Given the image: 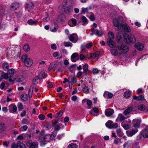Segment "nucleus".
I'll return each mask as SVG.
<instances>
[{
  "instance_id": "58836bf2",
  "label": "nucleus",
  "mask_w": 148,
  "mask_h": 148,
  "mask_svg": "<svg viewBox=\"0 0 148 148\" xmlns=\"http://www.w3.org/2000/svg\"><path fill=\"white\" fill-rule=\"evenodd\" d=\"M2 66L3 69L5 71L7 70L9 68V64L8 63L6 62L3 63Z\"/></svg>"
},
{
  "instance_id": "a211bd4d",
  "label": "nucleus",
  "mask_w": 148,
  "mask_h": 148,
  "mask_svg": "<svg viewBox=\"0 0 148 148\" xmlns=\"http://www.w3.org/2000/svg\"><path fill=\"white\" fill-rule=\"evenodd\" d=\"M25 7V8L27 9L28 11H29L33 8L34 4L32 2H29L26 4Z\"/></svg>"
},
{
  "instance_id": "f03ea898",
  "label": "nucleus",
  "mask_w": 148,
  "mask_h": 148,
  "mask_svg": "<svg viewBox=\"0 0 148 148\" xmlns=\"http://www.w3.org/2000/svg\"><path fill=\"white\" fill-rule=\"evenodd\" d=\"M125 41L127 43H134L136 42V39L135 36L131 35L127 36V37L125 38Z\"/></svg>"
},
{
  "instance_id": "864d4df0",
  "label": "nucleus",
  "mask_w": 148,
  "mask_h": 148,
  "mask_svg": "<svg viewBox=\"0 0 148 148\" xmlns=\"http://www.w3.org/2000/svg\"><path fill=\"white\" fill-rule=\"evenodd\" d=\"M64 45L65 47H72L73 46L72 44L69 42H64Z\"/></svg>"
},
{
  "instance_id": "1a4fd4ad",
  "label": "nucleus",
  "mask_w": 148,
  "mask_h": 148,
  "mask_svg": "<svg viewBox=\"0 0 148 148\" xmlns=\"http://www.w3.org/2000/svg\"><path fill=\"white\" fill-rule=\"evenodd\" d=\"M92 32L94 34L99 37L103 35V33L101 30L95 28H93L92 29Z\"/></svg>"
},
{
  "instance_id": "aec40b11",
  "label": "nucleus",
  "mask_w": 148,
  "mask_h": 148,
  "mask_svg": "<svg viewBox=\"0 0 148 148\" xmlns=\"http://www.w3.org/2000/svg\"><path fill=\"white\" fill-rule=\"evenodd\" d=\"M6 129L5 125L3 123L0 122V133L5 131Z\"/></svg>"
},
{
  "instance_id": "4c0bfd02",
  "label": "nucleus",
  "mask_w": 148,
  "mask_h": 148,
  "mask_svg": "<svg viewBox=\"0 0 148 148\" xmlns=\"http://www.w3.org/2000/svg\"><path fill=\"white\" fill-rule=\"evenodd\" d=\"M46 138V136L42 135L40 136L39 140L40 142H44L45 141Z\"/></svg>"
},
{
  "instance_id": "0eeeda50",
  "label": "nucleus",
  "mask_w": 148,
  "mask_h": 148,
  "mask_svg": "<svg viewBox=\"0 0 148 148\" xmlns=\"http://www.w3.org/2000/svg\"><path fill=\"white\" fill-rule=\"evenodd\" d=\"M141 121L140 119H134L132 121V124L133 127L135 128H139Z\"/></svg>"
},
{
  "instance_id": "e2e57ef3",
  "label": "nucleus",
  "mask_w": 148,
  "mask_h": 148,
  "mask_svg": "<svg viewBox=\"0 0 148 148\" xmlns=\"http://www.w3.org/2000/svg\"><path fill=\"white\" fill-rule=\"evenodd\" d=\"M38 117L40 120H43L45 119V116L42 114H40L38 116Z\"/></svg>"
},
{
  "instance_id": "6e6552de",
  "label": "nucleus",
  "mask_w": 148,
  "mask_h": 148,
  "mask_svg": "<svg viewBox=\"0 0 148 148\" xmlns=\"http://www.w3.org/2000/svg\"><path fill=\"white\" fill-rule=\"evenodd\" d=\"M9 112L14 113L17 111V108L16 106L14 104H12L9 106Z\"/></svg>"
},
{
  "instance_id": "f3484780",
  "label": "nucleus",
  "mask_w": 148,
  "mask_h": 148,
  "mask_svg": "<svg viewBox=\"0 0 148 148\" xmlns=\"http://www.w3.org/2000/svg\"><path fill=\"white\" fill-rule=\"evenodd\" d=\"M103 96L106 98L110 99L113 97V95L111 92L106 91L104 92Z\"/></svg>"
},
{
  "instance_id": "bb28decb",
  "label": "nucleus",
  "mask_w": 148,
  "mask_h": 148,
  "mask_svg": "<svg viewBox=\"0 0 148 148\" xmlns=\"http://www.w3.org/2000/svg\"><path fill=\"white\" fill-rule=\"evenodd\" d=\"M134 99L136 101L143 100L144 99V97L142 95H139L138 96H135L134 97Z\"/></svg>"
},
{
  "instance_id": "49530a36",
  "label": "nucleus",
  "mask_w": 148,
  "mask_h": 148,
  "mask_svg": "<svg viewBox=\"0 0 148 148\" xmlns=\"http://www.w3.org/2000/svg\"><path fill=\"white\" fill-rule=\"evenodd\" d=\"M89 14H90V16L89 17V18L90 21H93L95 20V17L93 13L92 12H90L89 13Z\"/></svg>"
},
{
  "instance_id": "09e8293b",
  "label": "nucleus",
  "mask_w": 148,
  "mask_h": 148,
  "mask_svg": "<svg viewBox=\"0 0 148 148\" xmlns=\"http://www.w3.org/2000/svg\"><path fill=\"white\" fill-rule=\"evenodd\" d=\"M58 67V64L56 63L54 64L52 66L51 65H49V70H50L51 69H52L53 68L56 69Z\"/></svg>"
},
{
  "instance_id": "423d86ee",
  "label": "nucleus",
  "mask_w": 148,
  "mask_h": 148,
  "mask_svg": "<svg viewBox=\"0 0 148 148\" xmlns=\"http://www.w3.org/2000/svg\"><path fill=\"white\" fill-rule=\"evenodd\" d=\"M69 39L70 41L74 43L76 42L78 40V38L77 34L73 33L71 34L69 37Z\"/></svg>"
},
{
  "instance_id": "7ed1b4c3",
  "label": "nucleus",
  "mask_w": 148,
  "mask_h": 148,
  "mask_svg": "<svg viewBox=\"0 0 148 148\" xmlns=\"http://www.w3.org/2000/svg\"><path fill=\"white\" fill-rule=\"evenodd\" d=\"M118 49L121 52L123 53L127 52L129 49L128 47L125 44H122L120 46H118Z\"/></svg>"
},
{
  "instance_id": "f704fd0d",
  "label": "nucleus",
  "mask_w": 148,
  "mask_h": 148,
  "mask_svg": "<svg viewBox=\"0 0 148 148\" xmlns=\"http://www.w3.org/2000/svg\"><path fill=\"white\" fill-rule=\"evenodd\" d=\"M27 23L30 25H35L37 23V22L34 21L32 19H30L28 21Z\"/></svg>"
},
{
  "instance_id": "2eb2a0df",
  "label": "nucleus",
  "mask_w": 148,
  "mask_h": 148,
  "mask_svg": "<svg viewBox=\"0 0 148 148\" xmlns=\"http://www.w3.org/2000/svg\"><path fill=\"white\" fill-rule=\"evenodd\" d=\"M107 42L108 45L111 48H114L116 46V43L112 40L108 39L107 40Z\"/></svg>"
},
{
  "instance_id": "c756f323",
  "label": "nucleus",
  "mask_w": 148,
  "mask_h": 148,
  "mask_svg": "<svg viewBox=\"0 0 148 148\" xmlns=\"http://www.w3.org/2000/svg\"><path fill=\"white\" fill-rule=\"evenodd\" d=\"M88 66L87 64H86L83 66V72L87 75V73L88 71Z\"/></svg>"
},
{
  "instance_id": "8fccbe9b",
  "label": "nucleus",
  "mask_w": 148,
  "mask_h": 148,
  "mask_svg": "<svg viewBox=\"0 0 148 148\" xmlns=\"http://www.w3.org/2000/svg\"><path fill=\"white\" fill-rule=\"evenodd\" d=\"M23 49L26 52H28L30 50V47L28 45H24Z\"/></svg>"
},
{
  "instance_id": "3c124183",
  "label": "nucleus",
  "mask_w": 148,
  "mask_h": 148,
  "mask_svg": "<svg viewBox=\"0 0 148 148\" xmlns=\"http://www.w3.org/2000/svg\"><path fill=\"white\" fill-rule=\"evenodd\" d=\"M68 148H77V146L75 144L71 143L68 146Z\"/></svg>"
},
{
  "instance_id": "bf43d9fd",
  "label": "nucleus",
  "mask_w": 148,
  "mask_h": 148,
  "mask_svg": "<svg viewBox=\"0 0 148 148\" xmlns=\"http://www.w3.org/2000/svg\"><path fill=\"white\" fill-rule=\"evenodd\" d=\"M116 132L119 136H123V133L121 132V130L120 129H117L116 130Z\"/></svg>"
},
{
  "instance_id": "20e7f679",
  "label": "nucleus",
  "mask_w": 148,
  "mask_h": 148,
  "mask_svg": "<svg viewBox=\"0 0 148 148\" xmlns=\"http://www.w3.org/2000/svg\"><path fill=\"white\" fill-rule=\"evenodd\" d=\"M26 144L29 148H38V143L37 142H33L30 140H29L27 141Z\"/></svg>"
},
{
  "instance_id": "774afa93",
  "label": "nucleus",
  "mask_w": 148,
  "mask_h": 148,
  "mask_svg": "<svg viewBox=\"0 0 148 148\" xmlns=\"http://www.w3.org/2000/svg\"><path fill=\"white\" fill-rule=\"evenodd\" d=\"M63 15H59L58 18V21L60 22H62L63 21V19L62 18Z\"/></svg>"
},
{
  "instance_id": "de8ad7c7",
  "label": "nucleus",
  "mask_w": 148,
  "mask_h": 148,
  "mask_svg": "<svg viewBox=\"0 0 148 148\" xmlns=\"http://www.w3.org/2000/svg\"><path fill=\"white\" fill-rule=\"evenodd\" d=\"M62 111L61 110L58 113H56L55 115V117L56 118H57L58 116L61 117L62 116Z\"/></svg>"
},
{
  "instance_id": "4d7b16f0",
  "label": "nucleus",
  "mask_w": 148,
  "mask_h": 148,
  "mask_svg": "<svg viewBox=\"0 0 148 148\" xmlns=\"http://www.w3.org/2000/svg\"><path fill=\"white\" fill-rule=\"evenodd\" d=\"M138 108L140 110H144L145 109V106L143 105H140L138 106Z\"/></svg>"
},
{
  "instance_id": "7c9ffc66",
  "label": "nucleus",
  "mask_w": 148,
  "mask_h": 148,
  "mask_svg": "<svg viewBox=\"0 0 148 148\" xmlns=\"http://www.w3.org/2000/svg\"><path fill=\"white\" fill-rule=\"evenodd\" d=\"M126 119V118L122 114H119L118 117H117V119H119L120 121H121Z\"/></svg>"
},
{
  "instance_id": "c9c22d12",
  "label": "nucleus",
  "mask_w": 148,
  "mask_h": 148,
  "mask_svg": "<svg viewBox=\"0 0 148 148\" xmlns=\"http://www.w3.org/2000/svg\"><path fill=\"white\" fill-rule=\"evenodd\" d=\"M88 12V8L82 7V8L81 14H84Z\"/></svg>"
},
{
  "instance_id": "603ef678",
  "label": "nucleus",
  "mask_w": 148,
  "mask_h": 148,
  "mask_svg": "<svg viewBox=\"0 0 148 148\" xmlns=\"http://www.w3.org/2000/svg\"><path fill=\"white\" fill-rule=\"evenodd\" d=\"M99 70H98L97 68H93L92 70V73L94 75H96L99 73Z\"/></svg>"
},
{
  "instance_id": "ddd939ff",
  "label": "nucleus",
  "mask_w": 148,
  "mask_h": 148,
  "mask_svg": "<svg viewBox=\"0 0 148 148\" xmlns=\"http://www.w3.org/2000/svg\"><path fill=\"white\" fill-rule=\"evenodd\" d=\"M134 46L139 51H142L144 48L143 45L140 42L136 43L135 45Z\"/></svg>"
},
{
  "instance_id": "052dcab7",
  "label": "nucleus",
  "mask_w": 148,
  "mask_h": 148,
  "mask_svg": "<svg viewBox=\"0 0 148 148\" xmlns=\"http://www.w3.org/2000/svg\"><path fill=\"white\" fill-rule=\"evenodd\" d=\"M40 78L39 76H36L33 79V83L34 84H36L37 82L36 81L40 79Z\"/></svg>"
},
{
  "instance_id": "680f3d73",
  "label": "nucleus",
  "mask_w": 148,
  "mask_h": 148,
  "mask_svg": "<svg viewBox=\"0 0 148 148\" xmlns=\"http://www.w3.org/2000/svg\"><path fill=\"white\" fill-rule=\"evenodd\" d=\"M15 78L12 75H10L9 79V81L11 83H13L15 80Z\"/></svg>"
},
{
  "instance_id": "39448f33",
  "label": "nucleus",
  "mask_w": 148,
  "mask_h": 148,
  "mask_svg": "<svg viewBox=\"0 0 148 148\" xmlns=\"http://www.w3.org/2000/svg\"><path fill=\"white\" fill-rule=\"evenodd\" d=\"M123 29H124L126 32H130L131 31L130 27L127 24L121 23L119 28H118V30H122Z\"/></svg>"
},
{
  "instance_id": "4468645a",
  "label": "nucleus",
  "mask_w": 148,
  "mask_h": 148,
  "mask_svg": "<svg viewBox=\"0 0 148 148\" xmlns=\"http://www.w3.org/2000/svg\"><path fill=\"white\" fill-rule=\"evenodd\" d=\"M133 108L132 106L128 107L127 109L123 111V114L125 115L128 114L132 111Z\"/></svg>"
},
{
  "instance_id": "5fc2aeb1",
  "label": "nucleus",
  "mask_w": 148,
  "mask_h": 148,
  "mask_svg": "<svg viewBox=\"0 0 148 148\" xmlns=\"http://www.w3.org/2000/svg\"><path fill=\"white\" fill-rule=\"evenodd\" d=\"M61 124H59L57 125H56L54 126V130L57 131L56 132H57L59 130L60 128V126H61Z\"/></svg>"
},
{
  "instance_id": "a878e982",
  "label": "nucleus",
  "mask_w": 148,
  "mask_h": 148,
  "mask_svg": "<svg viewBox=\"0 0 148 148\" xmlns=\"http://www.w3.org/2000/svg\"><path fill=\"white\" fill-rule=\"evenodd\" d=\"M17 144L18 147L20 148H26L25 145L22 142L20 141H17Z\"/></svg>"
},
{
  "instance_id": "dca6fc26",
  "label": "nucleus",
  "mask_w": 148,
  "mask_h": 148,
  "mask_svg": "<svg viewBox=\"0 0 148 148\" xmlns=\"http://www.w3.org/2000/svg\"><path fill=\"white\" fill-rule=\"evenodd\" d=\"M69 25L71 27H74L77 24V21L75 18H71L68 22Z\"/></svg>"
},
{
  "instance_id": "412c9836",
  "label": "nucleus",
  "mask_w": 148,
  "mask_h": 148,
  "mask_svg": "<svg viewBox=\"0 0 148 148\" xmlns=\"http://www.w3.org/2000/svg\"><path fill=\"white\" fill-rule=\"evenodd\" d=\"M81 21L82 22V25L84 26L86 25L88 22V20L84 16H81Z\"/></svg>"
},
{
  "instance_id": "cd10ccee",
  "label": "nucleus",
  "mask_w": 148,
  "mask_h": 148,
  "mask_svg": "<svg viewBox=\"0 0 148 148\" xmlns=\"http://www.w3.org/2000/svg\"><path fill=\"white\" fill-rule=\"evenodd\" d=\"M8 73H4L2 74L1 76V79H0V82L1 81L2 79H7L8 78Z\"/></svg>"
},
{
  "instance_id": "c85d7f7f",
  "label": "nucleus",
  "mask_w": 148,
  "mask_h": 148,
  "mask_svg": "<svg viewBox=\"0 0 148 148\" xmlns=\"http://www.w3.org/2000/svg\"><path fill=\"white\" fill-rule=\"evenodd\" d=\"M110 52L111 54L114 56H117L118 54V51L116 49H111L110 50Z\"/></svg>"
},
{
  "instance_id": "e433bc0d",
  "label": "nucleus",
  "mask_w": 148,
  "mask_h": 148,
  "mask_svg": "<svg viewBox=\"0 0 148 148\" xmlns=\"http://www.w3.org/2000/svg\"><path fill=\"white\" fill-rule=\"evenodd\" d=\"M131 95V92L130 91H126L124 94V96L126 98L129 97Z\"/></svg>"
},
{
  "instance_id": "79ce46f5",
  "label": "nucleus",
  "mask_w": 148,
  "mask_h": 148,
  "mask_svg": "<svg viewBox=\"0 0 148 148\" xmlns=\"http://www.w3.org/2000/svg\"><path fill=\"white\" fill-rule=\"evenodd\" d=\"M21 98L22 100L26 101L27 99V95L25 94H23L21 95Z\"/></svg>"
},
{
  "instance_id": "9b49d317",
  "label": "nucleus",
  "mask_w": 148,
  "mask_h": 148,
  "mask_svg": "<svg viewBox=\"0 0 148 148\" xmlns=\"http://www.w3.org/2000/svg\"><path fill=\"white\" fill-rule=\"evenodd\" d=\"M113 23L114 25L116 27L115 28L116 30L117 31L120 30H118V28H119L121 24H119L118 19L117 18L114 19L113 20Z\"/></svg>"
},
{
  "instance_id": "a18cd8bd",
  "label": "nucleus",
  "mask_w": 148,
  "mask_h": 148,
  "mask_svg": "<svg viewBox=\"0 0 148 148\" xmlns=\"http://www.w3.org/2000/svg\"><path fill=\"white\" fill-rule=\"evenodd\" d=\"M17 107L18 110L20 111L22 110L23 108L22 104L20 102L18 103L17 104Z\"/></svg>"
},
{
  "instance_id": "a19ab883",
  "label": "nucleus",
  "mask_w": 148,
  "mask_h": 148,
  "mask_svg": "<svg viewBox=\"0 0 148 148\" xmlns=\"http://www.w3.org/2000/svg\"><path fill=\"white\" fill-rule=\"evenodd\" d=\"M86 75L84 72H82L80 71L78 72L77 74V76L78 77H79L81 76L83 77Z\"/></svg>"
},
{
  "instance_id": "c03bdc74",
  "label": "nucleus",
  "mask_w": 148,
  "mask_h": 148,
  "mask_svg": "<svg viewBox=\"0 0 148 148\" xmlns=\"http://www.w3.org/2000/svg\"><path fill=\"white\" fill-rule=\"evenodd\" d=\"M138 131V130H132L130 131L129 133L128 134V135L129 136H132L134 134H135Z\"/></svg>"
},
{
  "instance_id": "72a5a7b5",
  "label": "nucleus",
  "mask_w": 148,
  "mask_h": 148,
  "mask_svg": "<svg viewBox=\"0 0 148 148\" xmlns=\"http://www.w3.org/2000/svg\"><path fill=\"white\" fill-rule=\"evenodd\" d=\"M64 11L67 14H69L70 13L71 9L69 6H65L64 8Z\"/></svg>"
},
{
  "instance_id": "9d476101",
  "label": "nucleus",
  "mask_w": 148,
  "mask_h": 148,
  "mask_svg": "<svg viewBox=\"0 0 148 148\" xmlns=\"http://www.w3.org/2000/svg\"><path fill=\"white\" fill-rule=\"evenodd\" d=\"M114 111L113 109L111 108H108L105 111V115L107 116H109L114 113Z\"/></svg>"
},
{
  "instance_id": "b1692460",
  "label": "nucleus",
  "mask_w": 148,
  "mask_h": 148,
  "mask_svg": "<svg viewBox=\"0 0 148 148\" xmlns=\"http://www.w3.org/2000/svg\"><path fill=\"white\" fill-rule=\"evenodd\" d=\"M19 7V5L17 3H12L11 4L10 6L11 9L12 10H16L17 9V8Z\"/></svg>"
},
{
  "instance_id": "473e14b6",
  "label": "nucleus",
  "mask_w": 148,
  "mask_h": 148,
  "mask_svg": "<svg viewBox=\"0 0 148 148\" xmlns=\"http://www.w3.org/2000/svg\"><path fill=\"white\" fill-rule=\"evenodd\" d=\"M112 123V121L110 120L108 121L106 123V125L108 128L111 129Z\"/></svg>"
},
{
  "instance_id": "338daca9",
  "label": "nucleus",
  "mask_w": 148,
  "mask_h": 148,
  "mask_svg": "<svg viewBox=\"0 0 148 148\" xmlns=\"http://www.w3.org/2000/svg\"><path fill=\"white\" fill-rule=\"evenodd\" d=\"M28 128V127L27 125H25L22 126L20 128V130L21 131H23V129L24 130H26Z\"/></svg>"
},
{
  "instance_id": "ea45409f",
  "label": "nucleus",
  "mask_w": 148,
  "mask_h": 148,
  "mask_svg": "<svg viewBox=\"0 0 148 148\" xmlns=\"http://www.w3.org/2000/svg\"><path fill=\"white\" fill-rule=\"evenodd\" d=\"M108 35L109 37V38L108 39H110L111 40H112L114 39V35L112 32H109Z\"/></svg>"
},
{
  "instance_id": "6ab92c4d",
  "label": "nucleus",
  "mask_w": 148,
  "mask_h": 148,
  "mask_svg": "<svg viewBox=\"0 0 148 148\" xmlns=\"http://www.w3.org/2000/svg\"><path fill=\"white\" fill-rule=\"evenodd\" d=\"M141 134H142V136L144 138H148V130H147V128H145L141 132Z\"/></svg>"
},
{
  "instance_id": "2f4dec72",
  "label": "nucleus",
  "mask_w": 148,
  "mask_h": 148,
  "mask_svg": "<svg viewBox=\"0 0 148 148\" xmlns=\"http://www.w3.org/2000/svg\"><path fill=\"white\" fill-rule=\"evenodd\" d=\"M100 53L99 51H97L94 54H91L90 55L91 58H94L95 57H98L100 55Z\"/></svg>"
},
{
  "instance_id": "6e6d98bb",
  "label": "nucleus",
  "mask_w": 148,
  "mask_h": 148,
  "mask_svg": "<svg viewBox=\"0 0 148 148\" xmlns=\"http://www.w3.org/2000/svg\"><path fill=\"white\" fill-rule=\"evenodd\" d=\"M82 91L83 92L87 93L89 92V89L88 87L85 86L82 88Z\"/></svg>"
},
{
  "instance_id": "f8f14e48",
  "label": "nucleus",
  "mask_w": 148,
  "mask_h": 148,
  "mask_svg": "<svg viewBox=\"0 0 148 148\" xmlns=\"http://www.w3.org/2000/svg\"><path fill=\"white\" fill-rule=\"evenodd\" d=\"M79 59V55L77 53H73L71 56V60L73 62H75L77 61Z\"/></svg>"
},
{
  "instance_id": "0e129e2a",
  "label": "nucleus",
  "mask_w": 148,
  "mask_h": 148,
  "mask_svg": "<svg viewBox=\"0 0 148 148\" xmlns=\"http://www.w3.org/2000/svg\"><path fill=\"white\" fill-rule=\"evenodd\" d=\"M21 122L23 124H27L29 123L28 120L27 119H23L22 120Z\"/></svg>"
},
{
  "instance_id": "393cba45",
  "label": "nucleus",
  "mask_w": 148,
  "mask_h": 148,
  "mask_svg": "<svg viewBox=\"0 0 148 148\" xmlns=\"http://www.w3.org/2000/svg\"><path fill=\"white\" fill-rule=\"evenodd\" d=\"M53 57L56 58L57 59H60L62 58V57L60 56L58 52H55L53 54Z\"/></svg>"
},
{
  "instance_id": "5701e85b",
  "label": "nucleus",
  "mask_w": 148,
  "mask_h": 148,
  "mask_svg": "<svg viewBox=\"0 0 148 148\" xmlns=\"http://www.w3.org/2000/svg\"><path fill=\"white\" fill-rule=\"evenodd\" d=\"M92 111L95 113V114L93 113V112L92 111H91L90 112V114L94 116H97L98 115L99 110L97 108H93L92 109Z\"/></svg>"
},
{
  "instance_id": "13d9d810",
  "label": "nucleus",
  "mask_w": 148,
  "mask_h": 148,
  "mask_svg": "<svg viewBox=\"0 0 148 148\" xmlns=\"http://www.w3.org/2000/svg\"><path fill=\"white\" fill-rule=\"evenodd\" d=\"M57 133V132L54 131L52 133L51 135L50 136V139H53L56 135Z\"/></svg>"
},
{
  "instance_id": "f257e3e1",
  "label": "nucleus",
  "mask_w": 148,
  "mask_h": 148,
  "mask_svg": "<svg viewBox=\"0 0 148 148\" xmlns=\"http://www.w3.org/2000/svg\"><path fill=\"white\" fill-rule=\"evenodd\" d=\"M21 60L23 62L25 66L27 67L30 66L33 64L32 60L28 58L27 55H23L21 57Z\"/></svg>"
},
{
  "instance_id": "4be33fe9",
  "label": "nucleus",
  "mask_w": 148,
  "mask_h": 148,
  "mask_svg": "<svg viewBox=\"0 0 148 148\" xmlns=\"http://www.w3.org/2000/svg\"><path fill=\"white\" fill-rule=\"evenodd\" d=\"M69 84L75 83L77 82V79L75 77L70 76L69 77Z\"/></svg>"
},
{
  "instance_id": "37998d69",
  "label": "nucleus",
  "mask_w": 148,
  "mask_h": 148,
  "mask_svg": "<svg viewBox=\"0 0 148 148\" xmlns=\"http://www.w3.org/2000/svg\"><path fill=\"white\" fill-rule=\"evenodd\" d=\"M39 76L40 78H44L46 77L45 72L43 71H41L39 74Z\"/></svg>"
},
{
  "instance_id": "69168bd1",
  "label": "nucleus",
  "mask_w": 148,
  "mask_h": 148,
  "mask_svg": "<svg viewBox=\"0 0 148 148\" xmlns=\"http://www.w3.org/2000/svg\"><path fill=\"white\" fill-rule=\"evenodd\" d=\"M14 71V70L13 69H10L8 70V73L9 74H13Z\"/></svg>"
}]
</instances>
